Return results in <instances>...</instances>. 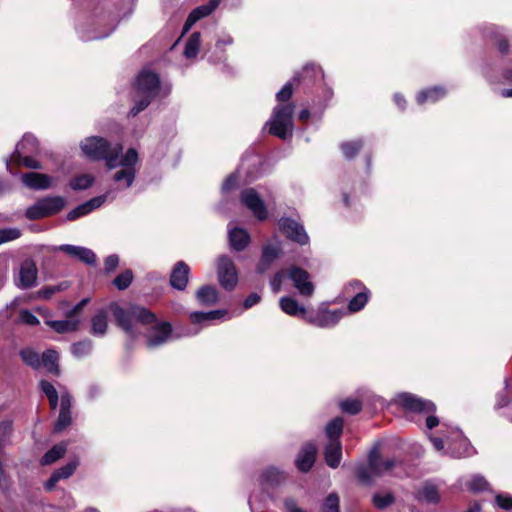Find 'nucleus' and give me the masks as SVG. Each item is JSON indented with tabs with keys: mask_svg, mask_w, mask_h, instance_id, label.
<instances>
[{
	"mask_svg": "<svg viewBox=\"0 0 512 512\" xmlns=\"http://www.w3.org/2000/svg\"><path fill=\"white\" fill-rule=\"evenodd\" d=\"M21 234V230L15 227L0 229V245L18 239Z\"/></svg>",
	"mask_w": 512,
	"mask_h": 512,
	"instance_id": "nucleus-45",
	"label": "nucleus"
},
{
	"mask_svg": "<svg viewBox=\"0 0 512 512\" xmlns=\"http://www.w3.org/2000/svg\"><path fill=\"white\" fill-rule=\"evenodd\" d=\"M288 277L302 296H311L313 294L314 285L310 281L307 271L294 266L289 270Z\"/></svg>",
	"mask_w": 512,
	"mask_h": 512,
	"instance_id": "nucleus-15",
	"label": "nucleus"
},
{
	"mask_svg": "<svg viewBox=\"0 0 512 512\" xmlns=\"http://www.w3.org/2000/svg\"><path fill=\"white\" fill-rule=\"evenodd\" d=\"M41 391L47 396L51 409L55 410L58 406L59 396L54 385L48 381L42 380L40 382Z\"/></svg>",
	"mask_w": 512,
	"mask_h": 512,
	"instance_id": "nucleus-38",
	"label": "nucleus"
},
{
	"mask_svg": "<svg viewBox=\"0 0 512 512\" xmlns=\"http://www.w3.org/2000/svg\"><path fill=\"white\" fill-rule=\"evenodd\" d=\"M282 254V242L277 237L271 238L262 247L256 271L260 274L265 273Z\"/></svg>",
	"mask_w": 512,
	"mask_h": 512,
	"instance_id": "nucleus-9",
	"label": "nucleus"
},
{
	"mask_svg": "<svg viewBox=\"0 0 512 512\" xmlns=\"http://www.w3.org/2000/svg\"><path fill=\"white\" fill-rule=\"evenodd\" d=\"M286 480V475L283 471L276 467H269L265 469L260 476V483L264 488H273Z\"/></svg>",
	"mask_w": 512,
	"mask_h": 512,
	"instance_id": "nucleus-23",
	"label": "nucleus"
},
{
	"mask_svg": "<svg viewBox=\"0 0 512 512\" xmlns=\"http://www.w3.org/2000/svg\"><path fill=\"white\" fill-rule=\"evenodd\" d=\"M72 422L71 411L60 410L58 419L55 423V432H61Z\"/></svg>",
	"mask_w": 512,
	"mask_h": 512,
	"instance_id": "nucleus-48",
	"label": "nucleus"
},
{
	"mask_svg": "<svg viewBox=\"0 0 512 512\" xmlns=\"http://www.w3.org/2000/svg\"><path fill=\"white\" fill-rule=\"evenodd\" d=\"M285 277L286 273L284 270H280L274 274L273 278L270 281V285L274 293H278L280 291L282 282Z\"/></svg>",
	"mask_w": 512,
	"mask_h": 512,
	"instance_id": "nucleus-56",
	"label": "nucleus"
},
{
	"mask_svg": "<svg viewBox=\"0 0 512 512\" xmlns=\"http://www.w3.org/2000/svg\"><path fill=\"white\" fill-rule=\"evenodd\" d=\"M49 327L58 333H66L77 330L79 320L73 317H68L65 320H50L46 322Z\"/></svg>",
	"mask_w": 512,
	"mask_h": 512,
	"instance_id": "nucleus-32",
	"label": "nucleus"
},
{
	"mask_svg": "<svg viewBox=\"0 0 512 512\" xmlns=\"http://www.w3.org/2000/svg\"><path fill=\"white\" fill-rule=\"evenodd\" d=\"M356 288H361V290L356 292L348 303V310L352 313L362 310L370 297V291L366 287H362V284L359 281L350 282L346 287V291L356 290Z\"/></svg>",
	"mask_w": 512,
	"mask_h": 512,
	"instance_id": "nucleus-16",
	"label": "nucleus"
},
{
	"mask_svg": "<svg viewBox=\"0 0 512 512\" xmlns=\"http://www.w3.org/2000/svg\"><path fill=\"white\" fill-rule=\"evenodd\" d=\"M72 408V396L68 392L61 394L60 410L71 411Z\"/></svg>",
	"mask_w": 512,
	"mask_h": 512,
	"instance_id": "nucleus-62",
	"label": "nucleus"
},
{
	"mask_svg": "<svg viewBox=\"0 0 512 512\" xmlns=\"http://www.w3.org/2000/svg\"><path fill=\"white\" fill-rule=\"evenodd\" d=\"M240 200L242 204L247 207L253 215L260 221L267 218L268 212L264 201L260 195L253 188L244 189L241 192Z\"/></svg>",
	"mask_w": 512,
	"mask_h": 512,
	"instance_id": "nucleus-13",
	"label": "nucleus"
},
{
	"mask_svg": "<svg viewBox=\"0 0 512 512\" xmlns=\"http://www.w3.org/2000/svg\"><path fill=\"white\" fill-rule=\"evenodd\" d=\"M396 402L409 412L426 415L425 425L427 429L431 430L438 426L439 419L434 415L436 406L433 402L406 392L398 394Z\"/></svg>",
	"mask_w": 512,
	"mask_h": 512,
	"instance_id": "nucleus-5",
	"label": "nucleus"
},
{
	"mask_svg": "<svg viewBox=\"0 0 512 512\" xmlns=\"http://www.w3.org/2000/svg\"><path fill=\"white\" fill-rule=\"evenodd\" d=\"M221 0H209L208 4L193 9L188 15L183 27V33L188 32L200 19L209 16L220 4Z\"/></svg>",
	"mask_w": 512,
	"mask_h": 512,
	"instance_id": "nucleus-17",
	"label": "nucleus"
},
{
	"mask_svg": "<svg viewBox=\"0 0 512 512\" xmlns=\"http://www.w3.org/2000/svg\"><path fill=\"white\" fill-rule=\"evenodd\" d=\"M117 325L130 337L136 338L139 335L135 324H154L151 333L147 336L149 348L158 347L168 341L172 334V326L169 322L156 323V315L145 307L130 305L128 308L121 307L118 303L112 302L109 305Z\"/></svg>",
	"mask_w": 512,
	"mask_h": 512,
	"instance_id": "nucleus-1",
	"label": "nucleus"
},
{
	"mask_svg": "<svg viewBox=\"0 0 512 512\" xmlns=\"http://www.w3.org/2000/svg\"><path fill=\"white\" fill-rule=\"evenodd\" d=\"M344 314L341 309L308 311L305 321L320 328H331Z\"/></svg>",
	"mask_w": 512,
	"mask_h": 512,
	"instance_id": "nucleus-11",
	"label": "nucleus"
},
{
	"mask_svg": "<svg viewBox=\"0 0 512 512\" xmlns=\"http://www.w3.org/2000/svg\"><path fill=\"white\" fill-rule=\"evenodd\" d=\"M491 37L495 39V44L497 45L499 51L501 53H507L508 52V43L506 39L501 35L499 31L492 30L490 32Z\"/></svg>",
	"mask_w": 512,
	"mask_h": 512,
	"instance_id": "nucleus-54",
	"label": "nucleus"
},
{
	"mask_svg": "<svg viewBox=\"0 0 512 512\" xmlns=\"http://www.w3.org/2000/svg\"><path fill=\"white\" fill-rule=\"evenodd\" d=\"M400 464L396 458L384 459L377 447H373L368 454V465L360 463L355 467V474L358 480L364 485H371L373 477H380L390 472Z\"/></svg>",
	"mask_w": 512,
	"mask_h": 512,
	"instance_id": "nucleus-4",
	"label": "nucleus"
},
{
	"mask_svg": "<svg viewBox=\"0 0 512 512\" xmlns=\"http://www.w3.org/2000/svg\"><path fill=\"white\" fill-rule=\"evenodd\" d=\"M461 450H455L453 449L451 451V455L455 458H461L472 455V448L468 444L466 440H462L460 442Z\"/></svg>",
	"mask_w": 512,
	"mask_h": 512,
	"instance_id": "nucleus-57",
	"label": "nucleus"
},
{
	"mask_svg": "<svg viewBox=\"0 0 512 512\" xmlns=\"http://www.w3.org/2000/svg\"><path fill=\"white\" fill-rule=\"evenodd\" d=\"M280 308L283 312L290 316L300 317L302 319H306L308 311L304 306H301L297 300H295L293 297H282L280 299Z\"/></svg>",
	"mask_w": 512,
	"mask_h": 512,
	"instance_id": "nucleus-26",
	"label": "nucleus"
},
{
	"mask_svg": "<svg viewBox=\"0 0 512 512\" xmlns=\"http://www.w3.org/2000/svg\"><path fill=\"white\" fill-rule=\"evenodd\" d=\"M79 466V460L74 458L69 461L66 465L54 471L59 480L67 479L73 475L77 467Z\"/></svg>",
	"mask_w": 512,
	"mask_h": 512,
	"instance_id": "nucleus-42",
	"label": "nucleus"
},
{
	"mask_svg": "<svg viewBox=\"0 0 512 512\" xmlns=\"http://www.w3.org/2000/svg\"><path fill=\"white\" fill-rule=\"evenodd\" d=\"M65 206V199L61 196H50L38 200L26 210V217L36 220L60 212Z\"/></svg>",
	"mask_w": 512,
	"mask_h": 512,
	"instance_id": "nucleus-8",
	"label": "nucleus"
},
{
	"mask_svg": "<svg viewBox=\"0 0 512 512\" xmlns=\"http://www.w3.org/2000/svg\"><path fill=\"white\" fill-rule=\"evenodd\" d=\"M217 274L220 285L226 290H232L238 282V273L231 258L222 255L217 261Z\"/></svg>",
	"mask_w": 512,
	"mask_h": 512,
	"instance_id": "nucleus-10",
	"label": "nucleus"
},
{
	"mask_svg": "<svg viewBox=\"0 0 512 512\" xmlns=\"http://www.w3.org/2000/svg\"><path fill=\"white\" fill-rule=\"evenodd\" d=\"M447 91L444 87L435 86L426 90H422L417 94V103L423 105L425 103H435L445 97Z\"/></svg>",
	"mask_w": 512,
	"mask_h": 512,
	"instance_id": "nucleus-28",
	"label": "nucleus"
},
{
	"mask_svg": "<svg viewBox=\"0 0 512 512\" xmlns=\"http://www.w3.org/2000/svg\"><path fill=\"white\" fill-rule=\"evenodd\" d=\"M293 113L292 104L280 105L275 107L272 117L266 123L269 126V133L283 140L292 136L293 131Z\"/></svg>",
	"mask_w": 512,
	"mask_h": 512,
	"instance_id": "nucleus-7",
	"label": "nucleus"
},
{
	"mask_svg": "<svg viewBox=\"0 0 512 512\" xmlns=\"http://www.w3.org/2000/svg\"><path fill=\"white\" fill-rule=\"evenodd\" d=\"M278 225L280 230L288 239L300 245L308 244L309 236L307 235L304 226L296 220L289 217H281L278 221Z\"/></svg>",
	"mask_w": 512,
	"mask_h": 512,
	"instance_id": "nucleus-12",
	"label": "nucleus"
},
{
	"mask_svg": "<svg viewBox=\"0 0 512 512\" xmlns=\"http://www.w3.org/2000/svg\"><path fill=\"white\" fill-rule=\"evenodd\" d=\"M20 356L25 364L33 369H39L42 366L39 354L33 349L26 348L20 351Z\"/></svg>",
	"mask_w": 512,
	"mask_h": 512,
	"instance_id": "nucleus-39",
	"label": "nucleus"
},
{
	"mask_svg": "<svg viewBox=\"0 0 512 512\" xmlns=\"http://www.w3.org/2000/svg\"><path fill=\"white\" fill-rule=\"evenodd\" d=\"M21 179L26 187L33 190H45L52 184V177L37 172L25 173Z\"/></svg>",
	"mask_w": 512,
	"mask_h": 512,
	"instance_id": "nucleus-21",
	"label": "nucleus"
},
{
	"mask_svg": "<svg viewBox=\"0 0 512 512\" xmlns=\"http://www.w3.org/2000/svg\"><path fill=\"white\" fill-rule=\"evenodd\" d=\"M19 321L21 323L27 324V325H37L39 323V320L37 317L28 310H21L19 314Z\"/></svg>",
	"mask_w": 512,
	"mask_h": 512,
	"instance_id": "nucleus-58",
	"label": "nucleus"
},
{
	"mask_svg": "<svg viewBox=\"0 0 512 512\" xmlns=\"http://www.w3.org/2000/svg\"><path fill=\"white\" fill-rule=\"evenodd\" d=\"M343 412L355 415L362 409L361 402L358 399H346L340 403Z\"/></svg>",
	"mask_w": 512,
	"mask_h": 512,
	"instance_id": "nucleus-46",
	"label": "nucleus"
},
{
	"mask_svg": "<svg viewBox=\"0 0 512 512\" xmlns=\"http://www.w3.org/2000/svg\"><path fill=\"white\" fill-rule=\"evenodd\" d=\"M343 431V420L337 417L330 421L326 426V435L329 441L339 439Z\"/></svg>",
	"mask_w": 512,
	"mask_h": 512,
	"instance_id": "nucleus-41",
	"label": "nucleus"
},
{
	"mask_svg": "<svg viewBox=\"0 0 512 512\" xmlns=\"http://www.w3.org/2000/svg\"><path fill=\"white\" fill-rule=\"evenodd\" d=\"M236 185H237V175L231 174L224 181V183L222 185V191L224 193H226V192L234 189L236 187Z\"/></svg>",
	"mask_w": 512,
	"mask_h": 512,
	"instance_id": "nucleus-61",
	"label": "nucleus"
},
{
	"mask_svg": "<svg viewBox=\"0 0 512 512\" xmlns=\"http://www.w3.org/2000/svg\"><path fill=\"white\" fill-rule=\"evenodd\" d=\"M362 146V140L349 141L341 144V150L347 159H351L361 150Z\"/></svg>",
	"mask_w": 512,
	"mask_h": 512,
	"instance_id": "nucleus-43",
	"label": "nucleus"
},
{
	"mask_svg": "<svg viewBox=\"0 0 512 512\" xmlns=\"http://www.w3.org/2000/svg\"><path fill=\"white\" fill-rule=\"evenodd\" d=\"M495 502L498 507L509 510L512 508V496L507 493L497 494L495 497Z\"/></svg>",
	"mask_w": 512,
	"mask_h": 512,
	"instance_id": "nucleus-53",
	"label": "nucleus"
},
{
	"mask_svg": "<svg viewBox=\"0 0 512 512\" xmlns=\"http://www.w3.org/2000/svg\"><path fill=\"white\" fill-rule=\"evenodd\" d=\"M323 77L324 74L321 67L314 64H308L303 68V71L300 74L294 76V80H302L307 85H310L318 79H323Z\"/></svg>",
	"mask_w": 512,
	"mask_h": 512,
	"instance_id": "nucleus-29",
	"label": "nucleus"
},
{
	"mask_svg": "<svg viewBox=\"0 0 512 512\" xmlns=\"http://www.w3.org/2000/svg\"><path fill=\"white\" fill-rule=\"evenodd\" d=\"M395 501V497L392 493L382 494H374L372 498L373 505L378 509H385L386 507L393 504Z\"/></svg>",
	"mask_w": 512,
	"mask_h": 512,
	"instance_id": "nucleus-44",
	"label": "nucleus"
},
{
	"mask_svg": "<svg viewBox=\"0 0 512 512\" xmlns=\"http://www.w3.org/2000/svg\"><path fill=\"white\" fill-rule=\"evenodd\" d=\"M94 177L91 174H81L74 177L70 182V187L75 190H85L92 186Z\"/></svg>",
	"mask_w": 512,
	"mask_h": 512,
	"instance_id": "nucleus-40",
	"label": "nucleus"
},
{
	"mask_svg": "<svg viewBox=\"0 0 512 512\" xmlns=\"http://www.w3.org/2000/svg\"><path fill=\"white\" fill-rule=\"evenodd\" d=\"M38 278V269L35 262L31 259L24 260L19 267L18 275L14 282L18 288L29 289L36 285Z\"/></svg>",
	"mask_w": 512,
	"mask_h": 512,
	"instance_id": "nucleus-14",
	"label": "nucleus"
},
{
	"mask_svg": "<svg viewBox=\"0 0 512 512\" xmlns=\"http://www.w3.org/2000/svg\"><path fill=\"white\" fill-rule=\"evenodd\" d=\"M200 41L201 34L199 32H194L190 35L184 49V55L186 58L190 59L197 56L200 47Z\"/></svg>",
	"mask_w": 512,
	"mask_h": 512,
	"instance_id": "nucleus-35",
	"label": "nucleus"
},
{
	"mask_svg": "<svg viewBox=\"0 0 512 512\" xmlns=\"http://www.w3.org/2000/svg\"><path fill=\"white\" fill-rule=\"evenodd\" d=\"M160 90L159 76L149 70H143L136 79L135 104L129 112V116L135 117L146 109Z\"/></svg>",
	"mask_w": 512,
	"mask_h": 512,
	"instance_id": "nucleus-3",
	"label": "nucleus"
},
{
	"mask_svg": "<svg viewBox=\"0 0 512 512\" xmlns=\"http://www.w3.org/2000/svg\"><path fill=\"white\" fill-rule=\"evenodd\" d=\"M119 264V257L116 254L109 255L105 259V271L110 273L113 272Z\"/></svg>",
	"mask_w": 512,
	"mask_h": 512,
	"instance_id": "nucleus-60",
	"label": "nucleus"
},
{
	"mask_svg": "<svg viewBox=\"0 0 512 512\" xmlns=\"http://www.w3.org/2000/svg\"><path fill=\"white\" fill-rule=\"evenodd\" d=\"M418 499L429 502L436 503L439 501V492L437 487L434 484L426 483L419 491H418Z\"/></svg>",
	"mask_w": 512,
	"mask_h": 512,
	"instance_id": "nucleus-36",
	"label": "nucleus"
},
{
	"mask_svg": "<svg viewBox=\"0 0 512 512\" xmlns=\"http://www.w3.org/2000/svg\"><path fill=\"white\" fill-rule=\"evenodd\" d=\"M32 155L33 154H25L22 157H12V160L30 169H42L40 162L35 160Z\"/></svg>",
	"mask_w": 512,
	"mask_h": 512,
	"instance_id": "nucleus-50",
	"label": "nucleus"
},
{
	"mask_svg": "<svg viewBox=\"0 0 512 512\" xmlns=\"http://www.w3.org/2000/svg\"><path fill=\"white\" fill-rule=\"evenodd\" d=\"M66 452L65 444H56L50 450H48L41 458V465H50L62 458Z\"/></svg>",
	"mask_w": 512,
	"mask_h": 512,
	"instance_id": "nucleus-34",
	"label": "nucleus"
},
{
	"mask_svg": "<svg viewBox=\"0 0 512 512\" xmlns=\"http://www.w3.org/2000/svg\"><path fill=\"white\" fill-rule=\"evenodd\" d=\"M316 446L313 443L305 444L298 453L295 460L296 467L301 472H308L316 460Z\"/></svg>",
	"mask_w": 512,
	"mask_h": 512,
	"instance_id": "nucleus-18",
	"label": "nucleus"
},
{
	"mask_svg": "<svg viewBox=\"0 0 512 512\" xmlns=\"http://www.w3.org/2000/svg\"><path fill=\"white\" fill-rule=\"evenodd\" d=\"M324 457L326 464L330 468H337L342 459V444L339 439L328 441L324 449Z\"/></svg>",
	"mask_w": 512,
	"mask_h": 512,
	"instance_id": "nucleus-22",
	"label": "nucleus"
},
{
	"mask_svg": "<svg viewBox=\"0 0 512 512\" xmlns=\"http://www.w3.org/2000/svg\"><path fill=\"white\" fill-rule=\"evenodd\" d=\"M196 298L201 305L212 306L218 301V291L214 286L205 285L197 291Z\"/></svg>",
	"mask_w": 512,
	"mask_h": 512,
	"instance_id": "nucleus-30",
	"label": "nucleus"
},
{
	"mask_svg": "<svg viewBox=\"0 0 512 512\" xmlns=\"http://www.w3.org/2000/svg\"><path fill=\"white\" fill-rule=\"evenodd\" d=\"M62 289H63L62 285L45 287L41 291H39V295L41 297L47 299V298H50L53 294H55L56 292H58V291H60Z\"/></svg>",
	"mask_w": 512,
	"mask_h": 512,
	"instance_id": "nucleus-63",
	"label": "nucleus"
},
{
	"mask_svg": "<svg viewBox=\"0 0 512 512\" xmlns=\"http://www.w3.org/2000/svg\"><path fill=\"white\" fill-rule=\"evenodd\" d=\"M87 214H89V212H88L86 206L84 205V203H82V204L78 205L76 208L69 211L66 218L69 221H74L82 216L87 215Z\"/></svg>",
	"mask_w": 512,
	"mask_h": 512,
	"instance_id": "nucleus-55",
	"label": "nucleus"
},
{
	"mask_svg": "<svg viewBox=\"0 0 512 512\" xmlns=\"http://www.w3.org/2000/svg\"><path fill=\"white\" fill-rule=\"evenodd\" d=\"M228 237L230 247L235 251L244 250L250 242V236L248 232L245 229L238 227H229Z\"/></svg>",
	"mask_w": 512,
	"mask_h": 512,
	"instance_id": "nucleus-24",
	"label": "nucleus"
},
{
	"mask_svg": "<svg viewBox=\"0 0 512 512\" xmlns=\"http://www.w3.org/2000/svg\"><path fill=\"white\" fill-rule=\"evenodd\" d=\"M138 163V153L134 148H129L125 154L117 156V165L119 168L113 175V180L119 189L129 188L136 177V165Z\"/></svg>",
	"mask_w": 512,
	"mask_h": 512,
	"instance_id": "nucleus-6",
	"label": "nucleus"
},
{
	"mask_svg": "<svg viewBox=\"0 0 512 512\" xmlns=\"http://www.w3.org/2000/svg\"><path fill=\"white\" fill-rule=\"evenodd\" d=\"M133 274L130 270H126L119 274L113 281V284L119 289V290H125L128 288L132 282Z\"/></svg>",
	"mask_w": 512,
	"mask_h": 512,
	"instance_id": "nucleus-49",
	"label": "nucleus"
},
{
	"mask_svg": "<svg viewBox=\"0 0 512 512\" xmlns=\"http://www.w3.org/2000/svg\"><path fill=\"white\" fill-rule=\"evenodd\" d=\"M226 310H214L209 312H192L190 320L193 324H201L204 322H211L222 319L226 315Z\"/></svg>",
	"mask_w": 512,
	"mask_h": 512,
	"instance_id": "nucleus-31",
	"label": "nucleus"
},
{
	"mask_svg": "<svg viewBox=\"0 0 512 512\" xmlns=\"http://www.w3.org/2000/svg\"><path fill=\"white\" fill-rule=\"evenodd\" d=\"M466 485L469 490L473 492H479L487 489L488 482L484 477L475 475L467 482Z\"/></svg>",
	"mask_w": 512,
	"mask_h": 512,
	"instance_id": "nucleus-47",
	"label": "nucleus"
},
{
	"mask_svg": "<svg viewBox=\"0 0 512 512\" xmlns=\"http://www.w3.org/2000/svg\"><path fill=\"white\" fill-rule=\"evenodd\" d=\"M39 144L32 134H25L22 140L16 145V149L12 157H22L25 154H37Z\"/></svg>",
	"mask_w": 512,
	"mask_h": 512,
	"instance_id": "nucleus-25",
	"label": "nucleus"
},
{
	"mask_svg": "<svg viewBox=\"0 0 512 512\" xmlns=\"http://www.w3.org/2000/svg\"><path fill=\"white\" fill-rule=\"evenodd\" d=\"M93 350V342L90 339H84L76 342L71 346V353L76 358H83L88 356Z\"/></svg>",
	"mask_w": 512,
	"mask_h": 512,
	"instance_id": "nucleus-37",
	"label": "nucleus"
},
{
	"mask_svg": "<svg viewBox=\"0 0 512 512\" xmlns=\"http://www.w3.org/2000/svg\"><path fill=\"white\" fill-rule=\"evenodd\" d=\"M42 365L52 374L58 375L59 370V355L55 350H46L41 359Z\"/></svg>",
	"mask_w": 512,
	"mask_h": 512,
	"instance_id": "nucleus-33",
	"label": "nucleus"
},
{
	"mask_svg": "<svg viewBox=\"0 0 512 512\" xmlns=\"http://www.w3.org/2000/svg\"><path fill=\"white\" fill-rule=\"evenodd\" d=\"M322 512H339V497L337 494L331 493L326 497Z\"/></svg>",
	"mask_w": 512,
	"mask_h": 512,
	"instance_id": "nucleus-51",
	"label": "nucleus"
},
{
	"mask_svg": "<svg viewBox=\"0 0 512 512\" xmlns=\"http://www.w3.org/2000/svg\"><path fill=\"white\" fill-rule=\"evenodd\" d=\"M109 195H110V193H106V194L96 196V197L86 201L84 203V205L86 206L88 212L90 213L93 210L101 207L107 201Z\"/></svg>",
	"mask_w": 512,
	"mask_h": 512,
	"instance_id": "nucleus-52",
	"label": "nucleus"
},
{
	"mask_svg": "<svg viewBox=\"0 0 512 512\" xmlns=\"http://www.w3.org/2000/svg\"><path fill=\"white\" fill-rule=\"evenodd\" d=\"M107 329H108V313L105 309H100L91 318L90 333L97 337H103L107 333Z\"/></svg>",
	"mask_w": 512,
	"mask_h": 512,
	"instance_id": "nucleus-27",
	"label": "nucleus"
},
{
	"mask_svg": "<svg viewBox=\"0 0 512 512\" xmlns=\"http://www.w3.org/2000/svg\"><path fill=\"white\" fill-rule=\"evenodd\" d=\"M81 150L88 158L92 160H104L109 169H114L117 165V156L123 151L120 143L111 144L105 138L91 136L81 142Z\"/></svg>",
	"mask_w": 512,
	"mask_h": 512,
	"instance_id": "nucleus-2",
	"label": "nucleus"
},
{
	"mask_svg": "<svg viewBox=\"0 0 512 512\" xmlns=\"http://www.w3.org/2000/svg\"><path fill=\"white\" fill-rule=\"evenodd\" d=\"M59 250L71 257L79 259L87 265H95L96 263V254L89 248L64 244L59 247Z\"/></svg>",
	"mask_w": 512,
	"mask_h": 512,
	"instance_id": "nucleus-19",
	"label": "nucleus"
},
{
	"mask_svg": "<svg viewBox=\"0 0 512 512\" xmlns=\"http://www.w3.org/2000/svg\"><path fill=\"white\" fill-rule=\"evenodd\" d=\"M292 96V85L291 83H286L280 91L277 92L276 98L280 102L287 101Z\"/></svg>",
	"mask_w": 512,
	"mask_h": 512,
	"instance_id": "nucleus-59",
	"label": "nucleus"
},
{
	"mask_svg": "<svg viewBox=\"0 0 512 512\" xmlns=\"http://www.w3.org/2000/svg\"><path fill=\"white\" fill-rule=\"evenodd\" d=\"M189 273L190 268L184 261L177 262L170 275L171 286L177 290H184L188 284Z\"/></svg>",
	"mask_w": 512,
	"mask_h": 512,
	"instance_id": "nucleus-20",
	"label": "nucleus"
},
{
	"mask_svg": "<svg viewBox=\"0 0 512 512\" xmlns=\"http://www.w3.org/2000/svg\"><path fill=\"white\" fill-rule=\"evenodd\" d=\"M283 504L287 512H305L297 506V503L293 498H286Z\"/></svg>",
	"mask_w": 512,
	"mask_h": 512,
	"instance_id": "nucleus-64",
	"label": "nucleus"
}]
</instances>
